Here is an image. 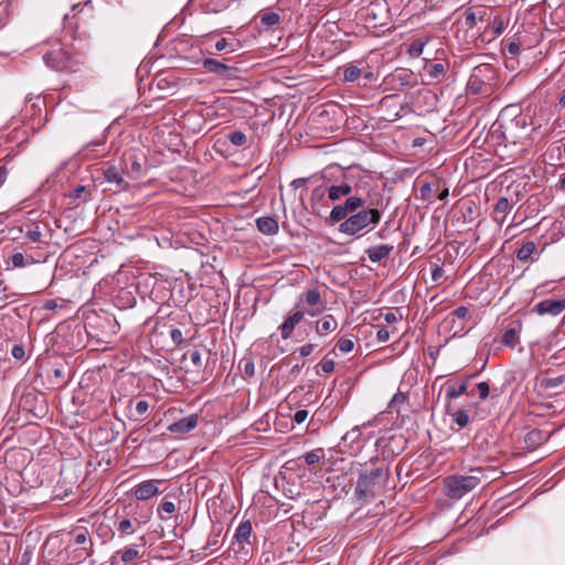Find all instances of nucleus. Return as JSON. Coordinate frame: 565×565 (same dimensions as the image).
Segmentation results:
<instances>
[{"mask_svg":"<svg viewBox=\"0 0 565 565\" xmlns=\"http://www.w3.org/2000/svg\"><path fill=\"white\" fill-rule=\"evenodd\" d=\"M93 540L87 529H75L68 533V541L58 557L65 565L83 563L93 553Z\"/></svg>","mask_w":565,"mask_h":565,"instance_id":"f257e3e1","label":"nucleus"},{"mask_svg":"<svg viewBox=\"0 0 565 565\" xmlns=\"http://www.w3.org/2000/svg\"><path fill=\"white\" fill-rule=\"evenodd\" d=\"M484 477V470L480 467L471 468L469 475H451L444 479V492L452 500H459L476 489Z\"/></svg>","mask_w":565,"mask_h":565,"instance_id":"f03ea898","label":"nucleus"},{"mask_svg":"<svg viewBox=\"0 0 565 565\" xmlns=\"http://www.w3.org/2000/svg\"><path fill=\"white\" fill-rule=\"evenodd\" d=\"M388 477L390 472L385 467L361 472L355 488L356 498H375L385 489Z\"/></svg>","mask_w":565,"mask_h":565,"instance_id":"7ed1b4c3","label":"nucleus"},{"mask_svg":"<svg viewBox=\"0 0 565 565\" xmlns=\"http://www.w3.org/2000/svg\"><path fill=\"white\" fill-rule=\"evenodd\" d=\"M381 218L382 212L379 209H362L342 220L339 231L353 236L367 227L374 228Z\"/></svg>","mask_w":565,"mask_h":565,"instance_id":"20e7f679","label":"nucleus"},{"mask_svg":"<svg viewBox=\"0 0 565 565\" xmlns=\"http://www.w3.org/2000/svg\"><path fill=\"white\" fill-rule=\"evenodd\" d=\"M471 318L469 308L460 306L444 318L441 329L450 339L463 337L475 326L470 324Z\"/></svg>","mask_w":565,"mask_h":565,"instance_id":"39448f33","label":"nucleus"},{"mask_svg":"<svg viewBox=\"0 0 565 565\" xmlns=\"http://www.w3.org/2000/svg\"><path fill=\"white\" fill-rule=\"evenodd\" d=\"M497 79L495 68L491 64H480L473 67L467 87L473 95L489 94Z\"/></svg>","mask_w":565,"mask_h":565,"instance_id":"423d86ee","label":"nucleus"},{"mask_svg":"<svg viewBox=\"0 0 565 565\" xmlns=\"http://www.w3.org/2000/svg\"><path fill=\"white\" fill-rule=\"evenodd\" d=\"M470 377L462 379L460 381L447 382L446 384V397L448 399L458 398L463 394L468 396H475L478 394L480 401H484L490 394V385L487 382L478 383L473 388L469 390Z\"/></svg>","mask_w":565,"mask_h":565,"instance_id":"0eeeda50","label":"nucleus"},{"mask_svg":"<svg viewBox=\"0 0 565 565\" xmlns=\"http://www.w3.org/2000/svg\"><path fill=\"white\" fill-rule=\"evenodd\" d=\"M45 64L57 72H76L77 61H74L71 54L63 47L54 49L44 54Z\"/></svg>","mask_w":565,"mask_h":565,"instance_id":"6e6552de","label":"nucleus"},{"mask_svg":"<svg viewBox=\"0 0 565 565\" xmlns=\"http://www.w3.org/2000/svg\"><path fill=\"white\" fill-rule=\"evenodd\" d=\"M364 200L356 195H349L343 204L333 206L330 212V220L332 223H339L344 220L349 214L355 213L360 207H363Z\"/></svg>","mask_w":565,"mask_h":565,"instance_id":"1a4fd4ad","label":"nucleus"},{"mask_svg":"<svg viewBox=\"0 0 565 565\" xmlns=\"http://www.w3.org/2000/svg\"><path fill=\"white\" fill-rule=\"evenodd\" d=\"M299 298L308 307L303 310L310 317H317L327 309L326 301L322 299L318 288H310L303 291Z\"/></svg>","mask_w":565,"mask_h":565,"instance_id":"9d476101","label":"nucleus"},{"mask_svg":"<svg viewBox=\"0 0 565 565\" xmlns=\"http://www.w3.org/2000/svg\"><path fill=\"white\" fill-rule=\"evenodd\" d=\"M390 8L387 2L382 0L372 1L364 8L365 20L373 26L384 25L388 19Z\"/></svg>","mask_w":565,"mask_h":565,"instance_id":"9b49d317","label":"nucleus"},{"mask_svg":"<svg viewBox=\"0 0 565 565\" xmlns=\"http://www.w3.org/2000/svg\"><path fill=\"white\" fill-rule=\"evenodd\" d=\"M202 66L205 72L212 73L223 79L233 78L237 71L236 67L215 58H204L202 61Z\"/></svg>","mask_w":565,"mask_h":565,"instance_id":"f8f14e48","label":"nucleus"},{"mask_svg":"<svg viewBox=\"0 0 565 565\" xmlns=\"http://www.w3.org/2000/svg\"><path fill=\"white\" fill-rule=\"evenodd\" d=\"M160 483H162V481L158 479L145 480L132 488V495L139 501L149 500L161 493L159 489Z\"/></svg>","mask_w":565,"mask_h":565,"instance_id":"ddd939ff","label":"nucleus"},{"mask_svg":"<svg viewBox=\"0 0 565 565\" xmlns=\"http://www.w3.org/2000/svg\"><path fill=\"white\" fill-rule=\"evenodd\" d=\"M362 434L359 426L353 427L351 430L347 431L342 437L341 446L343 451L349 454L350 456L358 455L362 449Z\"/></svg>","mask_w":565,"mask_h":565,"instance_id":"4468645a","label":"nucleus"},{"mask_svg":"<svg viewBox=\"0 0 565 565\" xmlns=\"http://www.w3.org/2000/svg\"><path fill=\"white\" fill-rule=\"evenodd\" d=\"M514 205L515 202L513 200L505 196L499 198L492 211L493 221L501 226L507 221Z\"/></svg>","mask_w":565,"mask_h":565,"instance_id":"2eb2a0df","label":"nucleus"},{"mask_svg":"<svg viewBox=\"0 0 565 565\" xmlns=\"http://www.w3.org/2000/svg\"><path fill=\"white\" fill-rule=\"evenodd\" d=\"M564 310H565V299H552V298L540 301L534 308V311H536L541 316H544V315L557 316Z\"/></svg>","mask_w":565,"mask_h":565,"instance_id":"dca6fc26","label":"nucleus"},{"mask_svg":"<svg viewBox=\"0 0 565 565\" xmlns=\"http://www.w3.org/2000/svg\"><path fill=\"white\" fill-rule=\"evenodd\" d=\"M306 315L305 310H297L284 320L279 326V331L284 340L291 338L295 327L303 320Z\"/></svg>","mask_w":565,"mask_h":565,"instance_id":"f3484780","label":"nucleus"},{"mask_svg":"<svg viewBox=\"0 0 565 565\" xmlns=\"http://www.w3.org/2000/svg\"><path fill=\"white\" fill-rule=\"evenodd\" d=\"M124 168H119L114 164L105 168L103 172L105 180L109 183H114L117 186V190L128 189V182L124 179Z\"/></svg>","mask_w":565,"mask_h":565,"instance_id":"a211bd4d","label":"nucleus"},{"mask_svg":"<svg viewBox=\"0 0 565 565\" xmlns=\"http://www.w3.org/2000/svg\"><path fill=\"white\" fill-rule=\"evenodd\" d=\"M522 329V324L520 321H513L510 326L504 330L501 343L504 347L510 349H514L516 344L520 342V332Z\"/></svg>","mask_w":565,"mask_h":565,"instance_id":"6ab92c4d","label":"nucleus"},{"mask_svg":"<svg viewBox=\"0 0 565 565\" xmlns=\"http://www.w3.org/2000/svg\"><path fill=\"white\" fill-rule=\"evenodd\" d=\"M198 419L199 416L196 414H191L172 423L169 426V430L174 434H186L196 427Z\"/></svg>","mask_w":565,"mask_h":565,"instance_id":"aec40b11","label":"nucleus"},{"mask_svg":"<svg viewBox=\"0 0 565 565\" xmlns=\"http://www.w3.org/2000/svg\"><path fill=\"white\" fill-rule=\"evenodd\" d=\"M394 246L388 244H381L376 246L369 247L366 249V254L369 256V259L372 263H379L390 256V254L393 252Z\"/></svg>","mask_w":565,"mask_h":565,"instance_id":"412c9836","label":"nucleus"},{"mask_svg":"<svg viewBox=\"0 0 565 565\" xmlns=\"http://www.w3.org/2000/svg\"><path fill=\"white\" fill-rule=\"evenodd\" d=\"M256 225L258 231L265 235H275L279 230L278 222L270 216L258 217L256 220Z\"/></svg>","mask_w":565,"mask_h":565,"instance_id":"4be33fe9","label":"nucleus"},{"mask_svg":"<svg viewBox=\"0 0 565 565\" xmlns=\"http://www.w3.org/2000/svg\"><path fill=\"white\" fill-rule=\"evenodd\" d=\"M338 328V322L332 315L323 316L316 322V331L319 335H326L333 332Z\"/></svg>","mask_w":565,"mask_h":565,"instance_id":"5701e85b","label":"nucleus"},{"mask_svg":"<svg viewBox=\"0 0 565 565\" xmlns=\"http://www.w3.org/2000/svg\"><path fill=\"white\" fill-rule=\"evenodd\" d=\"M425 74L428 77V84L440 82L445 75L446 67L443 63H431L424 67Z\"/></svg>","mask_w":565,"mask_h":565,"instance_id":"b1692460","label":"nucleus"},{"mask_svg":"<svg viewBox=\"0 0 565 565\" xmlns=\"http://www.w3.org/2000/svg\"><path fill=\"white\" fill-rule=\"evenodd\" d=\"M252 523L250 521L241 522L235 531V540L238 544L250 543L249 539L252 536Z\"/></svg>","mask_w":565,"mask_h":565,"instance_id":"393cba45","label":"nucleus"},{"mask_svg":"<svg viewBox=\"0 0 565 565\" xmlns=\"http://www.w3.org/2000/svg\"><path fill=\"white\" fill-rule=\"evenodd\" d=\"M351 193H352V186L349 183L331 185L328 189V198L331 201H338L343 196H349Z\"/></svg>","mask_w":565,"mask_h":565,"instance_id":"a878e982","label":"nucleus"},{"mask_svg":"<svg viewBox=\"0 0 565 565\" xmlns=\"http://www.w3.org/2000/svg\"><path fill=\"white\" fill-rule=\"evenodd\" d=\"M203 8L211 13H220L226 10L233 0H201Z\"/></svg>","mask_w":565,"mask_h":565,"instance_id":"bb28decb","label":"nucleus"},{"mask_svg":"<svg viewBox=\"0 0 565 565\" xmlns=\"http://www.w3.org/2000/svg\"><path fill=\"white\" fill-rule=\"evenodd\" d=\"M126 161V173L132 178L137 179L142 173V164L139 162L138 158L135 154H129L128 158H125Z\"/></svg>","mask_w":565,"mask_h":565,"instance_id":"cd10ccee","label":"nucleus"},{"mask_svg":"<svg viewBox=\"0 0 565 565\" xmlns=\"http://www.w3.org/2000/svg\"><path fill=\"white\" fill-rule=\"evenodd\" d=\"M536 253V244L532 241L524 243L516 250V258L520 262H526L532 258V256Z\"/></svg>","mask_w":565,"mask_h":565,"instance_id":"c85d7f7f","label":"nucleus"},{"mask_svg":"<svg viewBox=\"0 0 565 565\" xmlns=\"http://www.w3.org/2000/svg\"><path fill=\"white\" fill-rule=\"evenodd\" d=\"M439 190V182L436 184V189H434V184L430 182L423 181L419 184V199L423 201L431 202L433 196Z\"/></svg>","mask_w":565,"mask_h":565,"instance_id":"c756f323","label":"nucleus"},{"mask_svg":"<svg viewBox=\"0 0 565 565\" xmlns=\"http://www.w3.org/2000/svg\"><path fill=\"white\" fill-rule=\"evenodd\" d=\"M12 268H22L35 263L32 256H24L21 252H17L10 256Z\"/></svg>","mask_w":565,"mask_h":565,"instance_id":"7c9ffc66","label":"nucleus"},{"mask_svg":"<svg viewBox=\"0 0 565 565\" xmlns=\"http://www.w3.org/2000/svg\"><path fill=\"white\" fill-rule=\"evenodd\" d=\"M467 411L472 420H482L489 415V411L481 405V402L470 404Z\"/></svg>","mask_w":565,"mask_h":565,"instance_id":"2f4dec72","label":"nucleus"},{"mask_svg":"<svg viewBox=\"0 0 565 565\" xmlns=\"http://www.w3.org/2000/svg\"><path fill=\"white\" fill-rule=\"evenodd\" d=\"M183 360L184 361L189 360L191 362L193 369L196 371H199L203 365L202 353L199 349L188 350L183 355Z\"/></svg>","mask_w":565,"mask_h":565,"instance_id":"473e14b6","label":"nucleus"},{"mask_svg":"<svg viewBox=\"0 0 565 565\" xmlns=\"http://www.w3.org/2000/svg\"><path fill=\"white\" fill-rule=\"evenodd\" d=\"M324 456L326 454L323 448H316L306 452L302 458L308 466H315L319 463L324 458Z\"/></svg>","mask_w":565,"mask_h":565,"instance_id":"72a5a7b5","label":"nucleus"},{"mask_svg":"<svg viewBox=\"0 0 565 565\" xmlns=\"http://www.w3.org/2000/svg\"><path fill=\"white\" fill-rule=\"evenodd\" d=\"M452 422L458 425L459 428L466 427L470 422V415L467 409H457L451 414Z\"/></svg>","mask_w":565,"mask_h":565,"instance_id":"f704fd0d","label":"nucleus"},{"mask_svg":"<svg viewBox=\"0 0 565 565\" xmlns=\"http://www.w3.org/2000/svg\"><path fill=\"white\" fill-rule=\"evenodd\" d=\"M138 555H139V552L134 546H126L121 551L117 552V556L120 557V561L122 563L132 562L134 559H136L138 557Z\"/></svg>","mask_w":565,"mask_h":565,"instance_id":"c9c22d12","label":"nucleus"},{"mask_svg":"<svg viewBox=\"0 0 565 565\" xmlns=\"http://www.w3.org/2000/svg\"><path fill=\"white\" fill-rule=\"evenodd\" d=\"M230 142L236 147H243L247 142L246 135L241 130H234L227 134Z\"/></svg>","mask_w":565,"mask_h":565,"instance_id":"e433bc0d","label":"nucleus"},{"mask_svg":"<svg viewBox=\"0 0 565 565\" xmlns=\"http://www.w3.org/2000/svg\"><path fill=\"white\" fill-rule=\"evenodd\" d=\"M425 44L422 40L413 41L407 47V54L413 58L419 57L423 54Z\"/></svg>","mask_w":565,"mask_h":565,"instance_id":"4c0bfd02","label":"nucleus"},{"mask_svg":"<svg viewBox=\"0 0 565 565\" xmlns=\"http://www.w3.org/2000/svg\"><path fill=\"white\" fill-rule=\"evenodd\" d=\"M507 23L501 17H494L493 21L489 25L491 29L493 38H497L503 33L505 30Z\"/></svg>","mask_w":565,"mask_h":565,"instance_id":"58836bf2","label":"nucleus"},{"mask_svg":"<svg viewBox=\"0 0 565 565\" xmlns=\"http://www.w3.org/2000/svg\"><path fill=\"white\" fill-rule=\"evenodd\" d=\"M525 443L532 447L540 445L543 441V433L539 429H532L525 436Z\"/></svg>","mask_w":565,"mask_h":565,"instance_id":"ea45409f","label":"nucleus"},{"mask_svg":"<svg viewBox=\"0 0 565 565\" xmlns=\"http://www.w3.org/2000/svg\"><path fill=\"white\" fill-rule=\"evenodd\" d=\"M262 24L266 26H274L280 22V15L276 12H265L260 15Z\"/></svg>","mask_w":565,"mask_h":565,"instance_id":"a19ab883","label":"nucleus"},{"mask_svg":"<svg viewBox=\"0 0 565 565\" xmlns=\"http://www.w3.org/2000/svg\"><path fill=\"white\" fill-rule=\"evenodd\" d=\"M513 126L518 127L519 126V120H512V121H510V124L508 126H503V125L499 124L498 128L493 131V134L497 132L499 129L504 128V130L501 131L503 140L507 141V142H515L513 140V136L510 134V129Z\"/></svg>","mask_w":565,"mask_h":565,"instance_id":"79ce46f5","label":"nucleus"},{"mask_svg":"<svg viewBox=\"0 0 565 565\" xmlns=\"http://www.w3.org/2000/svg\"><path fill=\"white\" fill-rule=\"evenodd\" d=\"M486 12H483V14L481 15H477V13L475 11H471V10H467L466 13H465V25L468 28V29H473L477 24V20H483V17H484Z\"/></svg>","mask_w":565,"mask_h":565,"instance_id":"37998d69","label":"nucleus"},{"mask_svg":"<svg viewBox=\"0 0 565 565\" xmlns=\"http://www.w3.org/2000/svg\"><path fill=\"white\" fill-rule=\"evenodd\" d=\"M118 531L121 536L130 535L135 532L134 522L129 519H122L118 523Z\"/></svg>","mask_w":565,"mask_h":565,"instance_id":"c03bdc74","label":"nucleus"},{"mask_svg":"<svg viewBox=\"0 0 565 565\" xmlns=\"http://www.w3.org/2000/svg\"><path fill=\"white\" fill-rule=\"evenodd\" d=\"M361 75V70L355 65H349L343 73L344 81L354 82Z\"/></svg>","mask_w":565,"mask_h":565,"instance_id":"a18cd8bd","label":"nucleus"},{"mask_svg":"<svg viewBox=\"0 0 565 565\" xmlns=\"http://www.w3.org/2000/svg\"><path fill=\"white\" fill-rule=\"evenodd\" d=\"M175 511V505L172 501H162L158 507V514L161 520H164L163 513L172 514Z\"/></svg>","mask_w":565,"mask_h":565,"instance_id":"49530a36","label":"nucleus"},{"mask_svg":"<svg viewBox=\"0 0 565 565\" xmlns=\"http://www.w3.org/2000/svg\"><path fill=\"white\" fill-rule=\"evenodd\" d=\"M337 348L341 353H350L354 348V343L349 338H340L337 342Z\"/></svg>","mask_w":565,"mask_h":565,"instance_id":"de8ad7c7","label":"nucleus"},{"mask_svg":"<svg viewBox=\"0 0 565 565\" xmlns=\"http://www.w3.org/2000/svg\"><path fill=\"white\" fill-rule=\"evenodd\" d=\"M565 381V376L548 377L542 381V386L545 388H555L562 385Z\"/></svg>","mask_w":565,"mask_h":565,"instance_id":"09e8293b","label":"nucleus"},{"mask_svg":"<svg viewBox=\"0 0 565 565\" xmlns=\"http://www.w3.org/2000/svg\"><path fill=\"white\" fill-rule=\"evenodd\" d=\"M241 363L243 364L242 371L244 375L247 377H252L255 374V365L253 359H243Z\"/></svg>","mask_w":565,"mask_h":565,"instance_id":"8fccbe9b","label":"nucleus"},{"mask_svg":"<svg viewBox=\"0 0 565 565\" xmlns=\"http://www.w3.org/2000/svg\"><path fill=\"white\" fill-rule=\"evenodd\" d=\"M25 237L32 243H38L41 241L42 232L39 227L30 228L26 231Z\"/></svg>","mask_w":565,"mask_h":565,"instance_id":"3c124183","label":"nucleus"},{"mask_svg":"<svg viewBox=\"0 0 565 565\" xmlns=\"http://www.w3.org/2000/svg\"><path fill=\"white\" fill-rule=\"evenodd\" d=\"M215 50L216 51L228 50V52H234L235 51V46L232 43H228L226 39L222 38V39L216 41Z\"/></svg>","mask_w":565,"mask_h":565,"instance_id":"603ef678","label":"nucleus"},{"mask_svg":"<svg viewBox=\"0 0 565 565\" xmlns=\"http://www.w3.org/2000/svg\"><path fill=\"white\" fill-rule=\"evenodd\" d=\"M149 409V403L145 399H140L136 403L135 411L136 414L140 417L145 415Z\"/></svg>","mask_w":565,"mask_h":565,"instance_id":"864d4df0","label":"nucleus"},{"mask_svg":"<svg viewBox=\"0 0 565 565\" xmlns=\"http://www.w3.org/2000/svg\"><path fill=\"white\" fill-rule=\"evenodd\" d=\"M334 362L333 360H323L321 363H320V369L323 373H332L334 371Z\"/></svg>","mask_w":565,"mask_h":565,"instance_id":"5fc2aeb1","label":"nucleus"},{"mask_svg":"<svg viewBox=\"0 0 565 565\" xmlns=\"http://www.w3.org/2000/svg\"><path fill=\"white\" fill-rule=\"evenodd\" d=\"M505 51L508 52V54H510L512 57H514L521 51L520 44L518 42L512 41V42L508 43Z\"/></svg>","mask_w":565,"mask_h":565,"instance_id":"6e6d98bb","label":"nucleus"},{"mask_svg":"<svg viewBox=\"0 0 565 565\" xmlns=\"http://www.w3.org/2000/svg\"><path fill=\"white\" fill-rule=\"evenodd\" d=\"M444 268L441 266L435 265L431 269V279L433 281L437 282L440 278L444 276Z\"/></svg>","mask_w":565,"mask_h":565,"instance_id":"4d7b16f0","label":"nucleus"},{"mask_svg":"<svg viewBox=\"0 0 565 565\" xmlns=\"http://www.w3.org/2000/svg\"><path fill=\"white\" fill-rule=\"evenodd\" d=\"M308 417V411L298 409L294 415V422L297 424H302Z\"/></svg>","mask_w":565,"mask_h":565,"instance_id":"13d9d810","label":"nucleus"},{"mask_svg":"<svg viewBox=\"0 0 565 565\" xmlns=\"http://www.w3.org/2000/svg\"><path fill=\"white\" fill-rule=\"evenodd\" d=\"M11 354L14 359L21 360L24 358L25 352L22 345L15 344L11 350Z\"/></svg>","mask_w":565,"mask_h":565,"instance_id":"bf43d9fd","label":"nucleus"},{"mask_svg":"<svg viewBox=\"0 0 565 565\" xmlns=\"http://www.w3.org/2000/svg\"><path fill=\"white\" fill-rule=\"evenodd\" d=\"M379 342H386L390 339V331L386 328H380L376 332Z\"/></svg>","mask_w":565,"mask_h":565,"instance_id":"052dcab7","label":"nucleus"},{"mask_svg":"<svg viewBox=\"0 0 565 565\" xmlns=\"http://www.w3.org/2000/svg\"><path fill=\"white\" fill-rule=\"evenodd\" d=\"M315 344L312 343H308V344H305L302 347L299 348V353L302 358H306L308 355H310L312 353V351L315 350Z\"/></svg>","mask_w":565,"mask_h":565,"instance_id":"680f3d73","label":"nucleus"},{"mask_svg":"<svg viewBox=\"0 0 565 565\" xmlns=\"http://www.w3.org/2000/svg\"><path fill=\"white\" fill-rule=\"evenodd\" d=\"M9 175V170L6 166L0 167V188L4 184Z\"/></svg>","mask_w":565,"mask_h":565,"instance_id":"e2e57ef3","label":"nucleus"},{"mask_svg":"<svg viewBox=\"0 0 565 565\" xmlns=\"http://www.w3.org/2000/svg\"><path fill=\"white\" fill-rule=\"evenodd\" d=\"M384 320L387 322V323H395L397 320H398V317L395 312L393 311H388L384 315Z\"/></svg>","mask_w":565,"mask_h":565,"instance_id":"0e129e2a","label":"nucleus"},{"mask_svg":"<svg viewBox=\"0 0 565 565\" xmlns=\"http://www.w3.org/2000/svg\"><path fill=\"white\" fill-rule=\"evenodd\" d=\"M308 179L307 178H298V179H295L291 181L290 185L294 188V189H298L300 186H303L306 183H307Z\"/></svg>","mask_w":565,"mask_h":565,"instance_id":"69168bd1","label":"nucleus"},{"mask_svg":"<svg viewBox=\"0 0 565 565\" xmlns=\"http://www.w3.org/2000/svg\"><path fill=\"white\" fill-rule=\"evenodd\" d=\"M171 338L173 339V341L175 342H181L182 341V332L181 330L179 329H172L171 330Z\"/></svg>","mask_w":565,"mask_h":565,"instance_id":"338daca9","label":"nucleus"},{"mask_svg":"<svg viewBox=\"0 0 565 565\" xmlns=\"http://www.w3.org/2000/svg\"><path fill=\"white\" fill-rule=\"evenodd\" d=\"M324 195V191L321 189V188H316L313 191H312V200H320L322 199Z\"/></svg>","mask_w":565,"mask_h":565,"instance_id":"774afa93","label":"nucleus"}]
</instances>
